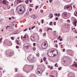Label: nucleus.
Segmentation results:
<instances>
[{"instance_id":"1","label":"nucleus","mask_w":77,"mask_h":77,"mask_svg":"<svg viewBox=\"0 0 77 77\" xmlns=\"http://www.w3.org/2000/svg\"><path fill=\"white\" fill-rule=\"evenodd\" d=\"M53 51H48V54L49 56L50 57H53L54 56V54H53Z\"/></svg>"},{"instance_id":"2","label":"nucleus","mask_w":77,"mask_h":77,"mask_svg":"<svg viewBox=\"0 0 77 77\" xmlns=\"http://www.w3.org/2000/svg\"><path fill=\"white\" fill-rule=\"evenodd\" d=\"M47 46L46 45V43L44 42L42 43V47L44 49H45L47 48Z\"/></svg>"},{"instance_id":"3","label":"nucleus","mask_w":77,"mask_h":77,"mask_svg":"<svg viewBox=\"0 0 77 77\" xmlns=\"http://www.w3.org/2000/svg\"><path fill=\"white\" fill-rule=\"evenodd\" d=\"M17 11H19V13H20V14H23L24 13V11L25 10V8H24V10H22L21 8H18L17 9Z\"/></svg>"},{"instance_id":"4","label":"nucleus","mask_w":77,"mask_h":77,"mask_svg":"<svg viewBox=\"0 0 77 77\" xmlns=\"http://www.w3.org/2000/svg\"><path fill=\"white\" fill-rule=\"evenodd\" d=\"M64 8L65 9L67 8L68 11H70V10H71L72 9V6H65Z\"/></svg>"},{"instance_id":"5","label":"nucleus","mask_w":77,"mask_h":77,"mask_svg":"<svg viewBox=\"0 0 77 77\" xmlns=\"http://www.w3.org/2000/svg\"><path fill=\"white\" fill-rule=\"evenodd\" d=\"M35 60H36V58L33 57L32 59L29 60V62H35Z\"/></svg>"},{"instance_id":"6","label":"nucleus","mask_w":77,"mask_h":77,"mask_svg":"<svg viewBox=\"0 0 77 77\" xmlns=\"http://www.w3.org/2000/svg\"><path fill=\"white\" fill-rule=\"evenodd\" d=\"M30 38V39L32 41V42L35 41V38L34 36L32 35L31 36Z\"/></svg>"},{"instance_id":"7","label":"nucleus","mask_w":77,"mask_h":77,"mask_svg":"<svg viewBox=\"0 0 77 77\" xmlns=\"http://www.w3.org/2000/svg\"><path fill=\"white\" fill-rule=\"evenodd\" d=\"M9 3V2H8L6 0H4L3 2V4L5 5H8V4Z\"/></svg>"},{"instance_id":"8","label":"nucleus","mask_w":77,"mask_h":77,"mask_svg":"<svg viewBox=\"0 0 77 77\" xmlns=\"http://www.w3.org/2000/svg\"><path fill=\"white\" fill-rule=\"evenodd\" d=\"M66 14H67V13L66 12H64L62 14V16L64 17H66Z\"/></svg>"},{"instance_id":"9","label":"nucleus","mask_w":77,"mask_h":77,"mask_svg":"<svg viewBox=\"0 0 77 77\" xmlns=\"http://www.w3.org/2000/svg\"><path fill=\"white\" fill-rule=\"evenodd\" d=\"M21 38L24 41H25V40H26V35H25L23 37V35H22L21 36Z\"/></svg>"},{"instance_id":"10","label":"nucleus","mask_w":77,"mask_h":77,"mask_svg":"<svg viewBox=\"0 0 77 77\" xmlns=\"http://www.w3.org/2000/svg\"><path fill=\"white\" fill-rule=\"evenodd\" d=\"M22 2H24V0H17V4L20 3H22Z\"/></svg>"},{"instance_id":"11","label":"nucleus","mask_w":77,"mask_h":77,"mask_svg":"<svg viewBox=\"0 0 77 77\" xmlns=\"http://www.w3.org/2000/svg\"><path fill=\"white\" fill-rule=\"evenodd\" d=\"M42 71L41 70H38L37 74H42Z\"/></svg>"},{"instance_id":"12","label":"nucleus","mask_w":77,"mask_h":77,"mask_svg":"<svg viewBox=\"0 0 77 77\" xmlns=\"http://www.w3.org/2000/svg\"><path fill=\"white\" fill-rule=\"evenodd\" d=\"M77 20H75L73 24H74V26L75 27H76L77 26Z\"/></svg>"},{"instance_id":"13","label":"nucleus","mask_w":77,"mask_h":77,"mask_svg":"<svg viewBox=\"0 0 77 77\" xmlns=\"http://www.w3.org/2000/svg\"><path fill=\"white\" fill-rule=\"evenodd\" d=\"M13 53H14L12 52H9V53H8V56H11L13 54Z\"/></svg>"},{"instance_id":"14","label":"nucleus","mask_w":77,"mask_h":77,"mask_svg":"<svg viewBox=\"0 0 77 77\" xmlns=\"http://www.w3.org/2000/svg\"><path fill=\"white\" fill-rule=\"evenodd\" d=\"M53 17V14H50L49 16V18L50 19L52 18Z\"/></svg>"},{"instance_id":"15","label":"nucleus","mask_w":77,"mask_h":77,"mask_svg":"<svg viewBox=\"0 0 77 77\" xmlns=\"http://www.w3.org/2000/svg\"><path fill=\"white\" fill-rule=\"evenodd\" d=\"M31 17L32 18H36V16H35V15L34 14L31 15Z\"/></svg>"},{"instance_id":"16","label":"nucleus","mask_w":77,"mask_h":77,"mask_svg":"<svg viewBox=\"0 0 77 77\" xmlns=\"http://www.w3.org/2000/svg\"><path fill=\"white\" fill-rule=\"evenodd\" d=\"M39 55H40V54L39 53H37V54H36V55L37 57H39Z\"/></svg>"},{"instance_id":"17","label":"nucleus","mask_w":77,"mask_h":77,"mask_svg":"<svg viewBox=\"0 0 77 77\" xmlns=\"http://www.w3.org/2000/svg\"><path fill=\"white\" fill-rule=\"evenodd\" d=\"M73 66H75V67H76V68H77V63H75Z\"/></svg>"},{"instance_id":"18","label":"nucleus","mask_w":77,"mask_h":77,"mask_svg":"<svg viewBox=\"0 0 77 77\" xmlns=\"http://www.w3.org/2000/svg\"><path fill=\"white\" fill-rule=\"evenodd\" d=\"M4 0H0V3H3Z\"/></svg>"},{"instance_id":"19","label":"nucleus","mask_w":77,"mask_h":77,"mask_svg":"<svg viewBox=\"0 0 77 77\" xmlns=\"http://www.w3.org/2000/svg\"><path fill=\"white\" fill-rule=\"evenodd\" d=\"M14 32L15 33V34H18V31L17 30L15 31Z\"/></svg>"},{"instance_id":"20","label":"nucleus","mask_w":77,"mask_h":77,"mask_svg":"<svg viewBox=\"0 0 77 77\" xmlns=\"http://www.w3.org/2000/svg\"><path fill=\"white\" fill-rule=\"evenodd\" d=\"M43 59L44 60V61L45 62V61L46 60V59H47V58H46L45 57H44Z\"/></svg>"},{"instance_id":"21","label":"nucleus","mask_w":77,"mask_h":77,"mask_svg":"<svg viewBox=\"0 0 77 77\" xmlns=\"http://www.w3.org/2000/svg\"><path fill=\"white\" fill-rule=\"evenodd\" d=\"M52 24H53V22H51L49 23V25H50L51 26H52Z\"/></svg>"},{"instance_id":"22","label":"nucleus","mask_w":77,"mask_h":77,"mask_svg":"<svg viewBox=\"0 0 77 77\" xmlns=\"http://www.w3.org/2000/svg\"><path fill=\"white\" fill-rule=\"evenodd\" d=\"M16 42L17 43V44H19V41L16 40Z\"/></svg>"},{"instance_id":"23","label":"nucleus","mask_w":77,"mask_h":77,"mask_svg":"<svg viewBox=\"0 0 77 77\" xmlns=\"http://www.w3.org/2000/svg\"><path fill=\"white\" fill-rule=\"evenodd\" d=\"M56 52L57 53L56 54H54V55H55V56H57V53H58V52H57V50H56Z\"/></svg>"},{"instance_id":"24","label":"nucleus","mask_w":77,"mask_h":77,"mask_svg":"<svg viewBox=\"0 0 77 77\" xmlns=\"http://www.w3.org/2000/svg\"><path fill=\"white\" fill-rule=\"evenodd\" d=\"M2 39H3L2 38H1L0 39V42H1L2 41Z\"/></svg>"},{"instance_id":"25","label":"nucleus","mask_w":77,"mask_h":77,"mask_svg":"<svg viewBox=\"0 0 77 77\" xmlns=\"http://www.w3.org/2000/svg\"><path fill=\"white\" fill-rule=\"evenodd\" d=\"M54 26H56V22H55L54 23Z\"/></svg>"},{"instance_id":"26","label":"nucleus","mask_w":77,"mask_h":77,"mask_svg":"<svg viewBox=\"0 0 77 77\" xmlns=\"http://www.w3.org/2000/svg\"><path fill=\"white\" fill-rule=\"evenodd\" d=\"M32 49L33 50H36V48L33 47Z\"/></svg>"},{"instance_id":"27","label":"nucleus","mask_w":77,"mask_h":77,"mask_svg":"<svg viewBox=\"0 0 77 77\" xmlns=\"http://www.w3.org/2000/svg\"><path fill=\"white\" fill-rule=\"evenodd\" d=\"M35 27V26H34L33 27H31L32 29H33Z\"/></svg>"},{"instance_id":"28","label":"nucleus","mask_w":77,"mask_h":77,"mask_svg":"<svg viewBox=\"0 0 77 77\" xmlns=\"http://www.w3.org/2000/svg\"><path fill=\"white\" fill-rule=\"evenodd\" d=\"M11 38L12 39V40H14V37H12Z\"/></svg>"},{"instance_id":"29","label":"nucleus","mask_w":77,"mask_h":77,"mask_svg":"<svg viewBox=\"0 0 77 77\" xmlns=\"http://www.w3.org/2000/svg\"><path fill=\"white\" fill-rule=\"evenodd\" d=\"M60 41H63L62 40V38H60V39H59Z\"/></svg>"},{"instance_id":"30","label":"nucleus","mask_w":77,"mask_h":77,"mask_svg":"<svg viewBox=\"0 0 77 77\" xmlns=\"http://www.w3.org/2000/svg\"><path fill=\"white\" fill-rule=\"evenodd\" d=\"M59 20V18H58V17H56L55 18V20L57 21V20Z\"/></svg>"},{"instance_id":"31","label":"nucleus","mask_w":77,"mask_h":77,"mask_svg":"<svg viewBox=\"0 0 77 77\" xmlns=\"http://www.w3.org/2000/svg\"><path fill=\"white\" fill-rule=\"evenodd\" d=\"M55 47H57H57H58L57 44H56L55 45Z\"/></svg>"},{"instance_id":"32","label":"nucleus","mask_w":77,"mask_h":77,"mask_svg":"<svg viewBox=\"0 0 77 77\" xmlns=\"http://www.w3.org/2000/svg\"><path fill=\"white\" fill-rule=\"evenodd\" d=\"M43 23H44V20L42 19V23L43 24Z\"/></svg>"},{"instance_id":"33","label":"nucleus","mask_w":77,"mask_h":77,"mask_svg":"<svg viewBox=\"0 0 77 77\" xmlns=\"http://www.w3.org/2000/svg\"><path fill=\"white\" fill-rule=\"evenodd\" d=\"M74 15L75 16H76V15L77 16V12H76V14H75V13H74Z\"/></svg>"},{"instance_id":"34","label":"nucleus","mask_w":77,"mask_h":77,"mask_svg":"<svg viewBox=\"0 0 77 77\" xmlns=\"http://www.w3.org/2000/svg\"><path fill=\"white\" fill-rule=\"evenodd\" d=\"M39 32H42V29H40V30H39Z\"/></svg>"},{"instance_id":"35","label":"nucleus","mask_w":77,"mask_h":77,"mask_svg":"<svg viewBox=\"0 0 77 77\" xmlns=\"http://www.w3.org/2000/svg\"><path fill=\"white\" fill-rule=\"evenodd\" d=\"M43 10H40V12H42V13H43Z\"/></svg>"},{"instance_id":"36","label":"nucleus","mask_w":77,"mask_h":77,"mask_svg":"<svg viewBox=\"0 0 77 77\" xmlns=\"http://www.w3.org/2000/svg\"><path fill=\"white\" fill-rule=\"evenodd\" d=\"M33 46H35V45H36V43H33Z\"/></svg>"},{"instance_id":"37","label":"nucleus","mask_w":77,"mask_h":77,"mask_svg":"<svg viewBox=\"0 0 77 77\" xmlns=\"http://www.w3.org/2000/svg\"><path fill=\"white\" fill-rule=\"evenodd\" d=\"M38 8V6L37 5L35 6V9H37V8Z\"/></svg>"},{"instance_id":"38","label":"nucleus","mask_w":77,"mask_h":77,"mask_svg":"<svg viewBox=\"0 0 77 77\" xmlns=\"http://www.w3.org/2000/svg\"><path fill=\"white\" fill-rule=\"evenodd\" d=\"M12 35H15V32H14L12 33Z\"/></svg>"},{"instance_id":"39","label":"nucleus","mask_w":77,"mask_h":77,"mask_svg":"<svg viewBox=\"0 0 77 77\" xmlns=\"http://www.w3.org/2000/svg\"><path fill=\"white\" fill-rule=\"evenodd\" d=\"M62 67H60V68H59L58 69L60 71V69H62Z\"/></svg>"},{"instance_id":"40","label":"nucleus","mask_w":77,"mask_h":77,"mask_svg":"<svg viewBox=\"0 0 77 77\" xmlns=\"http://www.w3.org/2000/svg\"><path fill=\"white\" fill-rule=\"evenodd\" d=\"M50 3H51V2H53V0H50Z\"/></svg>"},{"instance_id":"41","label":"nucleus","mask_w":77,"mask_h":77,"mask_svg":"<svg viewBox=\"0 0 77 77\" xmlns=\"http://www.w3.org/2000/svg\"><path fill=\"white\" fill-rule=\"evenodd\" d=\"M41 61L40 62V63H42V62L43 61V60H42V59H41Z\"/></svg>"},{"instance_id":"42","label":"nucleus","mask_w":77,"mask_h":77,"mask_svg":"<svg viewBox=\"0 0 77 77\" xmlns=\"http://www.w3.org/2000/svg\"><path fill=\"white\" fill-rule=\"evenodd\" d=\"M27 30V28H26L25 30H23L24 32H26Z\"/></svg>"},{"instance_id":"43","label":"nucleus","mask_w":77,"mask_h":77,"mask_svg":"<svg viewBox=\"0 0 77 77\" xmlns=\"http://www.w3.org/2000/svg\"><path fill=\"white\" fill-rule=\"evenodd\" d=\"M17 22V21H15L13 22V23H16Z\"/></svg>"},{"instance_id":"44","label":"nucleus","mask_w":77,"mask_h":77,"mask_svg":"<svg viewBox=\"0 0 77 77\" xmlns=\"http://www.w3.org/2000/svg\"><path fill=\"white\" fill-rule=\"evenodd\" d=\"M26 14H29V12L28 11V12H26Z\"/></svg>"},{"instance_id":"45","label":"nucleus","mask_w":77,"mask_h":77,"mask_svg":"<svg viewBox=\"0 0 77 77\" xmlns=\"http://www.w3.org/2000/svg\"><path fill=\"white\" fill-rule=\"evenodd\" d=\"M16 48H19V47L18 46H17Z\"/></svg>"},{"instance_id":"46","label":"nucleus","mask_w":77,"mask_h":77,"mask_svg":"<svg viewBox=\"0 0 77 77\" xmlns=\"http://www.w3.org/2000/svg\"><path fill=\"white\" fill-rule=\"evenodd\" d=\"M50 69H53V66H52L51 67Z\"/></svg>"},{"instance_id":"47","label":"nucleus","mask_w":77,"mask_h":77,"mask_svg":"<svg viewBox=\"0 0 77 77\" xmlns=\"http://www.w3.org/2000/svg\"><path fill=\"white\" fill-rule=\"evenodd\" d=\"M59 16H60V14H59V13H58V15L57 16L58 17H59Z\"/></svg>"},{"instance_id":"48","label":"nucleus","mask_w":77,"mask_h":77,"mask_svg":"<svg viewBox=\"0 0 77 77\" xmlns=\"http://www.w3.org/2000/svg\"><path fill=\"white\" fill-rule=\"evenodd\" d=\"M29 11L30 12H31V11H32V8L29 9Z\"/></svg>"},{"instance_id":"49","label":"nucleus","mask_w":77,"mask_h":77,"mask_svg":"<svg viewBox=\"0 0 77 77\" xmlns=\"http://www.w3.org/2000/svg\"><path fill=\"white\" fill-rule=\"evenodd\" d=\"M67 21L68 22L69 21V23L70 22V21H69V20L68 19L67 20Z\"/></svg>"},{"instance_id":"50","label":"nucleus","mask_w":77,"mask_h":77,"mask_svg":"<svg viewBox=\"0 0 77 77\" xmlns=\"http://www.w3.org/2000/svg\"><path fill=\"white\" fill-rule=\"evenodd\" d=\"M26 71H28V72H27L28 73V72H29V71H30V70H29V69H28V70L27 69Z\"/></svg>"},{"instance_id":"51","label":"nucleus","mask_w":77,"mask_h":77,"mask_svg":"<svg viewBox=\"0 0 77 77\" xmlns=\"http://www.w3.org/2000/svg\"><path fill=\"white\" fill-rule=\"evenodd\" d=\"M11 8V6L10 5L9 6V8H8V9H9V8Z\"/></svg>"},{"instance_id":"52","label":"nucleus","mask_w":77,"mask_h":77,"mask_svg":"<svg viewBox=\"0 0 77 77\" xmlns=\"http://www.w3.org/2000/svg\"><path fill=\"white\" fill-rule=\"evenodd\" d=\"M9 20H11V17H9Z\"/></svg>"},{"instance_id":"53","label":"nucleus","mask_w":77,"mask_h":77,"mask_svg":"<svg viewBox=\"0 0 77 77\" xmlns=\"http://www.w3.org/2000/svg\"><path fill=\"white\" fill-rule=\"evenodd\" d=\"M63 51H65V49H64L63 50Z\"/></svg>"},{"instance_id":"54","label":"nucleus","mask_w":77,"mask_h":77,"mask_svg":"<svg viewBox=\"0 0 77 77\" xmlns=\"http://www.w3.org/2000/svg\"><path fill=\"white\" fill-rule=\"evenodd\" d=\"M48 68H51V66H50L49 65L48 66Z\"/></svg>"},{"instance_id":"55","label":"nucleus","mask_w":77,"mask_h":77,"mask_svg":"<svg viewBox=\"0 0 77 77\" xmlns=\"http://www.w3.org/2000/svg\"><path fill=\"white\" fill-rule=\"evenodd\" d=\"M49 30V28H48L47 29V32H48Z\"/></svg>"},{"instance_id":"56","label":"nucleus","mask_w":77,"mask_h":77,"mask_svg":"<svg viewBox=\"0 0 77 77\" xmlns=\"http://www.w3.org/2000/svg\"><path fill=\"white\" fill-rule=\"evenodd\" d=\"M53 75H50V77H53Z\"/></svg>"},{"instance_id":"57","label":"nucleus","mask_w":77,"mask_h":77,"mask_svg":"<svg viewBox=\"0 0 77 77\" xmlns=\"http://www.w3.org/2000/svg\"><path fill=\"white\" fill-rule=\"evenodd\" d=\"M12 29H11V30H14V28H11Z\"/></svg>"},{"instance_id":"58","label":"nucleus","mask_w":77,"mask_h":77,"mask_svg":"<svg viewBox=\"0 0 77 77\" xmlns=\"http://www.w3.org/2000/svg\"><path fill=\"white\" fill-rule=\"evenodd\" d=\"M49 30H52V29H51V28H49Z\"/></svg>"},{"instance_id":"59","label":"nucleus","mask_w":77,"mask_h":77,"mask_svg":"<svg viewBox=\"0 0 77 77\" xmlns=\"http://www.w3.org/2000/svg\"><path fill=\"white\" fill-rule=\"evenodd\" d=\"M28 3H29V2H26V4H28Z\"/></svg>"},{"instance_id":"60","label":"nucleus","mask_w":77,"mask_h":77,"mask_svg":"<svg viewBox=\"0 0 77 77\" xmlns=\"http://www.w3.org/2000/svg\"><path fill=\"white\" fill-rule=\"evenodd\" d=\"M11 18H13L14 19V18H15L14 17H12Z\"/></svg>"},{"instance_id":"61","label":"nucleus","mask_w":77,"mask_h":77,"mask_svg":"<svg viewBox=\"0 0 77 77\" xmlns=\"http://www.w3.org/2000/svg\"><path fill=\"white\" fill-rule=\"evenodd\" d=\"M25 47H26V48H27H27H29V47H28V46H25Z\"/></svg>"},{"instance_id":"62","label":"nucleus","mask_w":77,"mask_h":77,"mask_svg":"<svg viewBox=\"0 0 77 77\" xmlns=\"http://www.w3.org/2000/svg\"><path fill=\"white\" fill-rule=\"evenodd\" d=\"M8 27H9V26H7L6 28H8Z\"/></svg>"},{"instance_id":"63","label":"nucleus","mask_w":77,"mask_h":77,"mask_svg":"<svg viewBox=\"0 0 77 77\" xmlns=\"http://www.w3.org/2000/svg\"><path fill=\"white\" fill-rule=\"evenodd\" d=\"M58 14H56V16H58Z\"/></svg>"},{"instance_id":"64","label":"nucleus","mask_w":77,"mask_h":77,"mask_svg":"<svg viewBox=\"0 0 77 77\" xmlns=\"http://www.w3.org/2000/svg\"><path fill=\"white\" fill-rule=\"evenodd\" d=\"M32 0H30V3H31V2H32Z\"/></svg>"}]
</instances>
